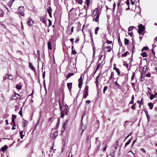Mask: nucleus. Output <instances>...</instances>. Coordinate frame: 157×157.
Listing matches in <instances>:
<instances>
[{
	"label": "nucleus",
	"instance_id": "nucleus-1",
	"mask_svg": "<svg viewBox=\"0 0 157 157\" xmlns=\"http://www.w3.org/2000/svg\"><path fill=\"white\" fill-rule=\"evenodd\" d=\"M138 32L139 34H141L143 35L144 33H143V31L145 30V27L142 24H140L138 25Z\"/></svg>",
	"mask_w": 157,
	"mask_h": 157
},
{
	"label": "nucleus",
	"instance_id": "nucleus-2",
	"mask_svg": "<svg viewBox=\"0 0 157 157\" xmlns=\"http://www.w3.org/2000/svg\"><path fill=\"white\" fill-rule=\"evenodd\" d=\"M88 86H86L85 88V94L84 95L83 98H86L87 97V96L88 95Z\"/></svg>",
	"mask_w": 157,
	"mask_h": 157
},
{
	"label": "nucleus",
	"instance_id": "nucleus-3",
	"mask_svg": "<svg viewBox=\"0 0 157 157\" xmlns=\"http://www.w3.org/2000/svg\"><path fill=\"white\" fill-rule=\"evenodd\" d=\"M75 62H76V59L77 58L76 57L75 58ZM71 59H70V63H69V66H71V67H72L73 68H74L75 67H76V63H74L73 62L72 63H71Z\"/></svg>",
	"mask_w": 157,
	"mask_h": 157
},
{
	"label": "nucleus",
	"instance_id": "nucleus-4",
	"mask_svg": "<svg viewBox=\"0 0 157 157\" xmlns=\"http://www.w3.org/2000/svg\"><path fill=\"white\" fill-rule=\"evenodd\" d=\"M68 120H66L65 122H64L63 123V130H61V132H64L65 129L67 127V122Z\"/></svg>",
	"mask_w": 157,
	"mask_h": 157
},
{
	"label": "nucleus",
	"instance_id": "nucleus-5",
	"mask_svg": "<svg viewBox=\"0 0 157 157\" xmlns=\"http://www.w3.org/2000/svg\"><path fill=\"white\" fill-rule=\"evenodd\" d=\"M12 98L13 100H16L20 99V97L18 94H16L12 97Z\"/></svg>",
	"mask_w": 157,
	"mask_h": 157
},
{
	"label": "nucleus",
	"instance_id": "nucleus-6",
	"mask_svg": "<svg viewBox=\"0 0 157 157\" xmlns=\"http://www.w3.org/2000/svg\"><path fill=\"white\" fill-rule=\"evenodd\" d=\"M78 82H79L78 84V87L81 88L82 85V77L81 76L80 78L78 80Z\"/></svg>",
	"mask_w": 157,
	"mask_h": 157
},
{
	"label": "nucleus",
	"instance_id": "nucleus-7",
	"mask_svg": "<svg viewBox=\"0 0 157 157\" xmlns=\"http://www.w3.org/2000/svg\"><path fill=\"white\" fill-rule=\"evenodd\" d=\"M116 64H114V68L113 69L115 70L117 72V74L118 75H119L120 74V72L119 71V70L118 68H117L116 66Z\"/></svg>",
	"mask_w": 157,
	"mask_h": 157
},
{
	"label": "nucleus",
	"instance_id": "nucleus-8",
	"mask_svg": "<svg viewBox=\"0 0 157 157\" xmlns=\"http://www.w3.org/2000/svg\"><path fill=\"white\" fill-rule=\"evenodd\" d=\"M7 148L8 147L7 146L5 145L1 148V151H2L4 153L5 151L6 150Z\"/></svg>",
	"mask_w": 157,
	"mask_h": 157
},
{
	"label": "nucleus",
	"instance_id": "nucleus-9",
	"mask_svg": "<svg viewBox=\"0 0 157 157\" xmlns=\"http://www.w3.org/2000/svg\"><path fill=\"white\" fill-rule=\"evenodd\" d=\"M72 82L68 83H67V86L68 87V90L70 91L71 90V89H72Z\"/></svg>",
	"mask_w": 157,
	"mask_h": 157
},
{
	"label": "nucleus",
	"instance_id": "nucleus-10",
	"mask_svg": "<svg viewBox=\"0 0 157 157\" xmlns=\"http://www.w3.org/2000/svg\"><path fill=\"white\" fill-rule=\"evenodd\" d=\"M33 23V21L32 20H29L27 21V24L29 26H32Z\"/></svg>",
	"mask_w": 157,
	"mask_h": 157
},
{
	"label": "nucleus",
	"instance_id": "nucleus-11",
	"mask_svg": "<svg viewBox=\"0 0 157 157\" xmlns=\"http://www.w3.org/2000/svg\"><path fill=\"white\" fill-rule=\"evenodd\" d=\"M145 75L144 74H142L141 73L140 76V80L141 82L143 81L144 79Z\"/></svg>",
	"mask_w": 157,
	"mask_h": 157
},
{
	"label": "nucleus",
	"instance_id": "nucleus-12",
	"mask_svg": "<svg viewBox=\"0 0 157 157\" xmlns=\"http://www.w3.org/2000/svg\"><path fill=\"white\" fill-rule=\"evenodd\" d=\"M98 11L97 9H95L94 10L93 14V16H95L96 14L97 15L98 14Z\"/></svg>",
	"mask_w": 157,
	"mask_h": 157
},
{
	"label": "nucleus",
	"instance_id": "nucleus-13",
	"mask_svg": "<svg viewBox=\"0 0 157 157\" xmlns=\"http://www.w3.org/2000/svg\"><path fill=\"white\" fill-rule=\"evenodd\" d=\"M148 105L149 107V109H153V104L151 102L149 103L148 104Z\"/></svg>",
	"mask_w": 157,
	"mask_h": 157
},
{
	"label": "nucleus",
	"instance_id": "nucleus-14",
	"mask_svg": "<svg viewBox=\"0 0 157 157\" xmlns=\"http://www.w3.org/2000/svg\"><path fill=\"white\" fill-rule=\"evenodd\" d=\"M40 20L41 21H42L44 24H46V22H45V18L44 17H40Z\"/></svg>",
	"mask_w": 157,
	"mask_h": 157
},
{
	"label": "nucleus",
	"instance_id": "nucleus-15",
	"mask_svg": "<svg viewBox=\"0 0 157 157\" xmlns=\"http://www.w3.org/2000/svg\"><path fill=\"white\" fill-rule=\"evenodd\" d=\"M29 66L30 68L33 71L35 70V68L34 66L31 63H29Z\"/></svg>",
	"mask_w": 157,
	"mask_h": 157
},
{
	"label": "nucleus",
	"instance_id": "nucleus-16",
	"mask_svg": "<svg viewBox=\"0 0 157 157\" xmlns=\"http://www.w3.org/2000/svg\"><path fill=\"white\" fill-rule=\"evenodd\" d=\"M118 143L119 142L118 140L116 142L115 145L114 146V148L115 150L117 149V147L118 146Z\"/></svg>",
	"mask_w": 157,
	"mask_h": 157
},
{
	"label": "nucleus",
	"instance_id": "nucleus-17",
	"mask_svg": "<svg viewBox=\"0 0 157 157\" xmlns=\"http://www.w3.org/2000/svg\"><path fill=\"white\" fill-rule=\"evenodd\" d=\"M74 73H69L67 75V79H68L72 75H74Z\"/></svg>",
	"mask_w": 157,
	"mask_h": 157
},
{
	"label": "nucleus",
	"instance_id": "nucleus-18",
	"mask_svg": "<svg viewBox=\"0 0 157 157\" xmlns=\"http://www.w3.org/2000/svg\"><path fill=\"white\" fill-rule=\"evenodd\" d=\"M124 43L125 45H128L129 43V40L126 38H124Z\"/></svg>",
	"mask_w": 157,
	"mask_h": 157
},
{
	"label": "nucleus",
	"instance_id": "nucleus-19",
	"mask_svg": "<svg viewBox=\"0 0 157 157\" xmlns=\"http://www.w3.org/2000/svg\"><path fill=\"white\" fill-rule=\"evenodd\" d=\"M48 48L49 50H51L52 49V46L51 43L50 42H48Z\"/></svg>",
	"mask_w": 157,
	"mask_h": 157
},
{
	"label": "nucleus",
	"instance_id": "nucleus-20",
	"mask_svg": "<svg viewBox=\"0 0 157 157\" xmlns=\"http://www.w3.org/2000/svg\"><path fill=\"white\" fill-rule=\"evenodd\" d=\"M144 112L145 113V114L146 115L147 118L148 120V121H149L150 117L148 115V112L147 111H144Z\"/></svg>",
	"mask_w": 157,
	"mask_h": 157
},
{
	"label": "nucleus",
	"instance_id": "nucleus-21",
	"mask_svg": "<svg viewBox=\"0 0 157 157\" xmlns=\"http://www.w3.org/2000/svg\"><path fill=\"white\" fill-rule=\"evenodd\" d=\"M118 42L119 43V45L121 46L122 45V44L121 43V40H120V36H118Z\"/></svg>",
	"mask_w": 157,
	"mask_h": 157
},
{
	"label": "nucleus",
	"instance_id": "nucleus-22",
	"mask_svg": "<svg viewBox=\"0 0 157 157\" xmlns=\"http://www.w3.org/2000/svg\"><path fill=\"white\" fill-rule=\"evenodd\" d=\"M141 55L143 56V57H147V54L145 52H143L142 53Z\"/></svg>",
	"mask_w": 157,
	"mask_h": 157
},
{
	"label": "nucleus",
	"instance_id": "nucleus-23",
	"mask_svg": "<svg viewBox=\"0 0 157 157\" xmlns=\"http://www.w3.org/2000/svg\"><path fill=\"white\" fill-rule=\"evenodd\" d=\"M19 11H21V12H23L24 10L23 6H20L18 8Z\"/></svg>",
	"mask_w": 157,
	"mask_h": 157
},
{
	"label": "nucleus",
	"instance_id": "nucleus-24",
	"mask_svg": "<svg viewBox=\"0 0 157 157\" xmlns=\"http://www.w3.org/2000/svg\"><path fill=\"white\" fill-rule=\"evenodd\" d=\"M132 140V139H130L128 140V141L125 143V147H126L127 145H128L131 142Z\"/></svg>",
	"mask_w": 157,
	"mask_h": 157
},
{
	"label": "nucleus",
	"instance_id": "nucleus-25",
	"mask_svg": "<svg viewBox=\"0 0 157 157\" xmlns=\"http://www.w3.org/2000/svg\"><path fill=\"white\" fill-rule=\"evenodd\" d=\"M4 16V11L0 9V16L3 17Z\"/></svg>",
	"mask_w": 157,
	"mask_h": 157
},
{
	"label": "nucleus",
	"instance_id": "nucleus-26",
	"mask_svg": "<svg viewBox=\"0 0 157 157\" xmlns=\"http://www.w3.org/2000/svg\"><path fill=\"white\" fill-rule=\"evenodd\" d=\"M115 84L117 86V89H121V86L117 83V81L115 82Z\"/></svg>",
	"mask_w": 157,
	"mask_h": 157
},
{
	"label": "nucleus",
	"instance_id": "nucleus-27",
	"mask_svg": "<svg viewBox=\"0 0 157 157\" xmlns=\"http://www.w3.org/2000/svg\"><path fill=\"white\" fill-rule=\"evenodd\" d=\"M99 17V12L98 14H97V16H96V17L95 19V21L96 22H97L98 21Z\"/></svg>",
	"mask_w": 157,
	"mask_h": 157
},
{
	"label": "nucleus",
	"instance_id": "nucleus-28",
	"mask_svg": "<svg viewBox=\"0 0 157 157\" xmlns=\"http://www.w3.org/2000/svg\"><path fill=\"white\" fill-rule=\"evenodd\" d=\"M47 10L48 13L52 12V9L49 6Z\"/></svg>",
	"mask_w": 157,
	"mask_h": 157
},
{
	"label": "nucleus",
	"instance_id": "nucleus-29",
	"mask_svg": "<svg viewBox=\"0 0 157 157\" xmlns=\"http://www.w3.org/2000/svg\"><path fill=\"white\" fill-rule=\"evenodd\" d=\"M150 95V98L151 100H152L155 97V95H154L153 94H151Z\"/></svg>",
	"mask_w": 157,
	"mask_h": 157
},
{
	"label": "nucleus",
	"instance_id": "nucleus-30",
	"mask_svg": "<svg viewBox=\"0 0 157 157\" xmlns=\"http://www.w3.org/2000/svg\"><path fill=\"white\" fill-rule=\"evenodd\" d=\"M23 131H22L20 132V136H21V138L22 139L23 138V136H25L24 135H23Z\"/></svg>",
	"mask_w": 157,
	"mask_h": 157
},
{
	"label": "nucleus",
	"instance_id": "nucleus-31",
	"mask_svg": "<svg viewBox=\"0 0 157 157\" xmlns=\"http://www.w3.org/2000/svg\"><path fill=\"white\" fill-rule=\"evenodd\" d=\"M136 103H135L133 104V105L131 106V108L133 110H135V106L136 105Z\"/></svg>",
	"mask_w": 157,
	"mask_h": 157
},
{
	"label": "nucleus",
	"instance_id": "nucleus-32",
	"mask_svg": "<svg viewBox=\"0 0 157 157\" xmlns=\"http://www.w3.org/2000/svg\"><path fill=\"white\" fill-rule=\"evenodd\" d=\"M16 87L17 89L21 90V86L17 84L16 85Z\"/></svg>",
	"mask_w": 157,
	"mask_h": 157
},
{
	"label": "nucleus",
	"instance_id": "nucleus-33",
	"mask_svg": "<svg viewBox=\"0 0 157 157\" xmlns=\"http://www.w3.org/2000/svg\"><path fill=\"white\" fill-rule=\"evenodd\" d=\"M134 27L133 26H131L128 28V31L130 32L132 29H134Z\"/></svg>",
	"mask_w": 157,
	"mask_h": 157
},
{
	"label": "nucleus",
	"instance_id": "nucleus-34",
	"mask_svg": "<svg viewBox=\"0 0 157 157\" xmlns=\"http://www.w3.org/2000/svg\"><path fill=\"white\" fill-rule=\"evenodd\" d=\"M22 107H21L20 109V111L18 113V114H20L21 116H22Z\"/></svg>",
	"mask_w": 157,
	"mask_h": 157
},
{
	"label": "nucleus",
	"instance_id": "nucleus-35",
	"mask_svg": "<svg viewBox=\"0 0 157 157\" xmlns=\"http://www.w3.org/2000/svg\"><path fill=\"white\" fill-rule=\"evenodd\" d=\"M148 49V47H144L141 50L142 52H143L144 50H146Z\"/></svg>",
	"mask_w": 157,
	"mask_h": 157
},
{
	"label": "nucleus",
	"instance_id": "nucleus-36",
	"mask_svg": "<svg viewBox=\"0 0 157 157\" xmlns=\"http://www.w3.org/2000/svg\"><path fill=\"white\" fill-rule=\"evenodd\" d=\"M114 73H113V72H111V75L109 78V80H111V79H112V78L114 76Z\"/></svg>",
	"mask_w": 157,
	"mask_h": 157
},
{
	"label": "nucleus",
	"instance_id": "nucleus-37",
	"mask_svg": "<svg viewBox=\"0 0 157 157\" xmlns=\"http://www.w3.org/2000/svg\"><path fill=\"white\" fill-rule=\"evenodd\" d=\"M8 78L10 80H12L13 79V76L11 75H8Z\"/></svg>",
	"mask_w": 157,
	"mask_h": 157
},
{
	"label": "nucleus",
	"instance_id": "nucleus-38",
	"mask_svg": "<svg viewBox=\"0 0 157 157\" xmlns=\"http://www.w3.org/2000/svg\"><path fill=\"white\" fill-rule=\"evenodd\" d=\"M75 1L79 4H81L82 2V0H75Z\"/></svg>",
	"mask_w": 157,
	"mask_h": 157
},
{
	"label": "nucleus",
	"instance_id": "nucleus-39",
	"mask_svg": "<svg viewBox=\"0 0 157 157\" xmlns=\"http://www.w3.org/2000/svg\"><path fill=\"white\" fill-rule=\"evenodd\" d=\"M107 86H105L104 88V89H103V93L104 94L105 93V91L107 89Z\"/></svg>",
	"mask_w": 157,
	"mask_h": 157
},
{
	"label": "nucleus",
	"instance_id": "nucleus-40",
	"mask_svg": "<svg viewBox=\"0 0 157 157\" xmlns=\"http://www.w3.org/2000/svg\"><path fill=\"white\" fill-rule=\"evenodd\" d=\"M90 37L91 39V40H92V41H93V38L92 33H91V31H90Z\"/></svg>",
	"mask_w": 157,
	"mask_h": 157
},
{
	"label": "nucleus",
	"instance_id": "nucleus-41",
	"mask_svg": "<svg viewBox=\"0 0 157 157\" xmlns=\"http://www.w3.org/2000/svg\"><path fill=\"white\" fill-rule=\"evenodd\" d=\"M59 109H60V111H61V112H62V111H63V110H62V107L60 102L59 103Z\"/></svg>",
	"mask_w": 157,
	"mask_h": 157
},
{
	"label": "nucleus",
	"instance_id": "nucleus-42",
	"mask_svg": "<svg viewBox=\"0 0 157 157\" xmlns=\"http://www.w3.org/2000/svg\"><path fill=\"white\" fill-rule=\"evenodd\" d=\"M98 63V65L96 68V71H97L98 69L100 66V63L99 62H98V63Z\"/></svg>",
	"mask_w": 157,
	"mask_h": 157
},
{
	"label": "nucleus",
	"instance_id": "nucleus-43",
	"mask_svg": "<svg viewBox=\"0 0 157 157\" xmlns=\"http://www.w3.org/2000/svg\"><path fill=\"white\" fill-rule=\"evenodd\" d=\"M8 78V74H7V75H6L4 77L3 80H5Z\"/></svg>",
	"mask_w": 157,
	"mask_h": 157
},
{
	"label": "nucleus",
	"instance_id": "nucleus-44",
	"mask_svg": "<svg viewBox=\"0 0 157 157\" xmlns=\"http://www.w3.org/2000/svg\"><path fill=\"white\" fill-rule=\"evenodd\" d=\"M24 121H25V122L24 123V126L25 127L27 124L28 122L27 121L25 120H24Z\"/></svg>",
	"mask_w": 157,
	"mask_h": 157
},
{
	"label": "nucleus",
	"instance_id": "nucleus-45",
	"mask_svg": "<svg viewBox=\"0 0 157 157\" xmlns=\"http://www.w3.org/2000/svg\"><path fill=\"white\" fill-rule=\"evenodd\" d=\"M147 89L148 90V94L150 95L151 94V89L148 87H147Z\"/></svg>",
	"mask_w": 157,
	"mask_h": 157
},
{
	"label": "nucleus",
	"instance_id": "nucleus-46",
	"mask_svg": "<svg viewBox=\"0 0 157 157\" xmlns=\"http://www.w3.org/2000/svg\"><path fill=\"white\" fill-rule=\"evenodd\" d=\"M49 21L48 26H50L52 25V22L50 19H48Z\"/></svg>",
	"mask_w": 157,
	"mask_h": 157
},
{
	"label": "nucleus",
	"instance_id": "nucleus-47",
	"mask_svg": "<svg viewBox=\"0 0 157 157\" xmlns=\"http://www.w3.org/2000/svg\"><path fill=\"white\" fill-rule=\"evenodd\" d=\"M64 113L63 112V111H62V112H61V117L63 118L64 117Z\"/></svg>",
	"mask_w": 157,
	"mask_h": 157
},
{
	"label": "nucleus",
	"instance_id": "nucleus-48",
	"mask_svg": "<svg viewBox=\"0 0 157 157\" xmlns=\"http://www.w3.org/2000/svg\"><path fill=\"white\" fill-rule=\"evenodd\" d=\"M57 132L53 133V137H56L57 136Z\"/></svg>",
	"mask_w": 157,
	"mask_h": 157
},
{
	"label": "nucleus",
	"instance_id": "nucleus-49",
	"mask_svg": "<svg viewBox=\"0 0 157 157\" xmlns=\"http://www.w3.org/2000/svg\"><path fill=\"white\" fill-rule=\"evenodd\" d=\"M135 72H133L132 73V77H131V79L132 80H133V78H134V77H135Z\"/></svg>",
	"mask_w": 157,
	"mask_h": 157
},
{
	"label": "nucleus",
	"instance_id": "nucleus-50",
	"mask_svg": "<svg viewBox=\"0 0 157 157\" xmlns=\"http://www.w3.org/2000/svg\"><path fill=\"white\" fill-rule=\"evenodd\" d=\"M16 115L12 114V119H15L16 118Z\"/></svg>",
	"mask_w": 157,
	"mask_h": 157
},
{
	"label": "nucleus",
	"instance_id": "nucleus-51",
	"mask_svg": "<svg viewBox=\"0 0 157 157\" xmlns=\"http://www.w3.org/2000/svg\"><path fill=\"white\" fill-rule=\"evenodd\" d=\"M86 5L88 6L89 5V3H90V0H86Z\"/></svg>",
	"mask_w": 157,
	"mask_h": 157
},
{
	"label": "nucleus",
	"instance_id": "nucleus-52",
	"mask_svg": "<svg viewBox=\"0 0 157 157\" xmlns=\"http://www.w3.org/2000/svg\"><path fill=\"white\" fill-rule=\"evenodd\" d=\"M136 139L135 140H133L132 142V147L133 145H134V144L136 142Z\"/></svg>",
	"mask_w": 157,
	"mask_h": 157
},
{
	"label": "nucleus",
	"instance_id": "nucleus-53",
	"mask_svg": "<svg viewBox=\"0 0 157 157\" xmlns=\"http://www.w3.org/2000/svg\"><path fill=\"white\" fill-rule=\"evenodd\" d=\"M71 53L73 54H75L76 53V52L75 51V49H72V50Z\"/></svg>",
	"mask_w": 157,
	"mask_h": 157
},
{
	"label": "nucleus",
	"instance_id": "nucleus-54",
	"mask_svg": "<svg viewBox=\"0 0 157 157\" xmlns=\"http://www.w3.org/2000/svg\"><path fill=\"white\" fill-rule=\"evenodd\" d=\"M106 43L108 44H111L112 43V41L109 40H107Z\"/></svg>",
	"mask_w": 157,
	"mask_h": 157
},
{
	"label": "nucleus",
	"instance_id": "nucleus-55",
	"mask_svg": "<svg viewBox=\"0 0 157 157\" xmlns=\"http://www.w3.org/2000/svg\"><path fill=\"white\" fill-rule=\"evenodd\" d=\"M127 56V54H126V53L125 52L122 54V56L123 57H126Z\"/></svg>",
	"mask_w": 157,
	"mask_h": 157
},
{
	"label": "nucleus",
	"instance_id": "nucleus-56",
	"mask_svg": "<svg viewBox=\"0 0 157 157\" xmlns=\"http://www.w3.org/2000/svg\"><path fill=\"white\" fill-rule=\"evenodd\" d=\"M74 39L73 38H71L70 40V41L72 42V44L73 43Z\"/></svg>",
	"mask_w": 157,
	"mask_h": 157
},
{
	"label": "nucleus",
	"instance_id": "nucleus-57",
	"mask_svg": "<svg viewBox=\"0 0 157 157\" xmlns=\"http://www.w3.org/2000/svg\"><path fill=\"white\" fill-rule=\"evenodd\" d=\"M146 76L148 77H151V74H149V73L146 74Z\"/></svg>",
	"mask_w": 157,
	"mask_h": 157
},
{
	"label": "nucleus",
	"instance_id": "nucleus-58",
	"mask_svg": "<svg viewBox=\"0 0 157 157\" xmlns=\"http://www.w3.org/2000/svg\"><path fill=\"white\" fill-rule=\"evenodd\" d=\"M65 108L66 110H67L68 108V106L67 105V104H66L65 105Z\"/></svg>",
	"mask_w": 157,
	"mask_h": 157
},
{
	"label": "nucleus",
	"instance_id": "nucleus-59",
	"mask_svg": "<svg viewBox=\"0 0 157 157\" xmlns=\"http://www.w3.org/2000/svg\"><path fill=\"white\" fill-rule=\"evenodd\" d=\"M59 126V124L57 123L56 126V127L55 128V129H56Z\"/></svg>",
	"mask_w": 157,
	"mask_h": 157
},
{
	"label": "nucleus",
	"instance_id": "nucleus-60",
	"mask_svg": "<svg viewBox=\"0 0 157 157\" xmlns=\"http://www.w3.org/2000/svg\"><path fill=\"white\" fill-rule=\"evenodd\" d=\"M42 76L43 78H45V71H44L42 75Z\"/></svg>",
	"mask_w": 157,
	"mask_h": 157
},
{
	"label": "nucleus",
	"instance_id": "nucleus-61",
	"mask_svg": "<svg viewBox=\"0 0 157 157\" xmlns=\"http://www.w3.org/2000/svg\"><path fill=\"white\" fill-rule=\"evenodd\" d=\"M126 3L128 6L129 4V0H127L126 2Z\"/></svg>",
	"mask_w": 157,
	"mask_h": 157
},
{
	"label": "nucleus",
	"instance_id": "nucleus-62",
	"mask_svg": "<svg viewBox=\"0 0 157 157\" xmlns=\"http://www.w3.org/2000/svg\"><path fill=\"white\" fill-rule=\"evenodd\" d=\"M90 102V100H87L86 101V104L88 105Z\"/></svg>",
	"mask_w": 157,
	"mask_h": 157
},
{
	"label": "nucleus",
	"instance_id": "nucleus-63",
	"mask_svg": "<svg viewBox=\"0 0 157 157\" xmlns=\"http://www.w3.org/2000/svg\"><path fill=\"white\" fill-rule=\"evenodd\" d=\"M128 35L131 36H132V32L131 33H128Z\"/></svg>",
	"mask_w": 157,
	"mask_h": 157
},
{
	"label": "nucleus",
	"instance_id": "nucleus-64",
	"mask_svg": "<svg viewBox=\"0 0 157 157\" xmlns=\"http://www.w3.org/2000/svg\"><path fill=\"white\" fill-rule=\"evenodd\" d=\"M134 103V101H132L131 100V101L129 102V104H133Z\"/></svg>",
	"mask_w": 157,
	"mask_h": 157
}]
</instances>
